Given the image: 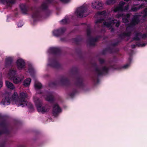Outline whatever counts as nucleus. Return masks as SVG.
I'll use <instances>...</instances> for the list:
<instances>
[{
  "instance_id": "f257e3e1",
  "label": "nucleus",
  "mask_w": 147,
  "mask_h": 147,
  "mask_svg": "<svg viewBox=\"0 0 147 147\" xmlns=\"http://www.w3.org/2000/svg\"><path fill=\"white\" fill-rule=\"evenodd\" d=\"M27 97V94L26 93L21 92L18 96L17 93L15 92L12 96V104L16 105L18 107H24L27 104V101L25 100Z\"/></svg>"
},
{
  "instance_id": "ddd939ff",
  "label": "nucleus",
  "mask_w": 147,
  "mask_h": 147,
  "mask_svg": "<svg viewBox=\"0 0 147 147\" xmlns=\"http://www.w3.org/2000/svg\"><path fill=\"white\" fill-rule=\"evenodd\" d=\"M66 30L65 28H61L59 30H54L53 32V34L55 36H58L64 32Z\"/></svg>"
},
{
  "instance_id": "9b49d317",
  "label": "nucleus",
  "mask_w": 147,
  "mask_h": 147,
  "mask_svg": "<svg viewBox=\"0 0 147 147\" xmlns=\"http://www.w3.org/2000/svg\"><path fill=\"white\" fill-rule=\"evenodd\" d=\"M17 73L16 71L13 69H10L7 75V77L8 78L11 80L15 77Z\"/></svg>"
},
{
  "instance_id": "cd10ccee",
  "label": "nucleus",
  "mask_w": 147,
  "mask_h": 147,
  "mask_svg": "<svg viewBox=\"0 0 147 147\" xmlns=\"http://www.w3.org/2000/svg\"><path fill=\"white\" fill-rule=\"evenodd\" d=\"M144 15L143 16V18H145L147 16V8H146L143 12Z\"/></svg>"
},
{
  "instance_id": "6e6552de",
  "label": "nucleus",
  "mask_w": 147,
  "mask_h": 147,
  "mask_svg": "<svg viewBox=\"0 0 147 147\" xmlns=\"http://www.w3.org/2000/svg\"><path fill=\"white\" fill-rule=\"evenodd\" d=\"M0 2L5 5L9 9L11 8L14 2L13 0H1Z\"/></svg>"
},
{
  "instance_id": "423d86ee",
  "label": "nucleus",
  "mask_w": 147,
  "mask_h": 147,
  "mask_svg": "<svg viewBox=\"0 0 147 147\" xmlns=\"http://www.w3.org/2000/svg\"><path fill=\"white\" fill-rule=\"evenodd\" d=\"M103 6V3L100 1H94L92 3V7L94 9H100Z\"/></svg>"
},
{
  "instance_id": "6ab92c4d",
  "label": "nucleus",
  "mask_w": 147,
  "mask_h": 147,
  "mask_svg": "<svg viewBox=\"0 0 147 147\" xmlns=\"http://www.w3.org/2000/svg\"><path fill=\"white\" fill-rule=\"evenodd\" d=\"M45 98L47 100L49 101H52L53 99V96L51 94H49L47 96H45Z\"/></svg>"
},
{
  "instance_id": "473e14b6",
  "label": "nucleus",
  "mask_w": 147,
  "mask_h": 147,
  "mask_svg": "<svg viewBox=\"0 0 147 147\" xmlns=\"http://www.w3.org/2000/svg\"><path fill=\"white\" fill-rule=\"evenodd\" d=\"M129 66V64H127L124 65L123 68L125 69H126Z\"/></svg>"
},
{
  "instance_id": "412c9836",
  "label": "nucleus",
  "mask_w": 147,
  "mask_h": 147,
  "mask_svg": "<svg viewBox=\"0 0 147 147\" xmlns=\"http://www.w3.org/2000/svg\"><path fill=\"white\" fill-rule=\"evenodd\" d=\"M97 14L99 16V17H104L105 16V11L99 12L97 13Z\"/></svg>"
},
{
  "instance_id": "0eeeda50",
  "label": "nucleus",
  "mask_w": 147,
  "mask_h": 147,
  "mask_svg": "<svg viewBox=\"0 0 147 147\" xmlns=\"http://www.w3.org/2000/svg\"><path fill=\"white\" fill-rule=\"evenodd\" d=\"M16 64L18 68L19 69H21L24 67L25 62L23 59L19 58L16 61Z\"/></svg>"
},
{
  "instance_id": "e433bc0d",
  "label": "nucleus",
  "mask_w": 147,
  "mask_h": 147,
  "mask_svg": "<svg viewBox=\"0 0 147 147\" xmlns=\"http://www.w3.org/2000/svg\"><path fill=\"white\" fill-rule=\"evenodd\" d=\"M44 5L43 4V5H42V7L44 9V8H45V7H44Z\"/></svg>"
},
{
  "instance_id": "4be33fe9",
  "label": "nucleus",
  "mask_w": 147,
  "mask_h": 147,
  "mask_svg": "<svg viewBox=\"0 0 147 147\" xmlns=\"http://www.w3.org/2000/svg\"><path fill=\"white\" fill-rule=\"evenodd\" d=\"M35 87L36 89H39L42 87V85L40 83L36 82L35 84Z\"/></svg>"
},
{
  "instance_id": "1a4fd4ad",
  "label": "nucleus",
  "mask_w": 147,
  "mask_h": 147,
  "mask_svg": "<svg viewBox=\"0 0 147 147\" xmlns=\"http://www.w3.org/2000/svg\"><path fill=\"white\" fill-rule=\"evenodd\" d=\"M61 111V109L58 105L56 104H55L53 107V114L55 116L57 115Z\"/></svg>"
},
{
  "instance_id": "a211bd4d",
  "label": "nucleus",
  "mask_w": 147,
  "mask_h": 147,
  "mask_svg": "<svg viewBox=\"0 0 147 147\" xmlns=\"http://www.w3.org/2000/svg\"><path fill=\"white\" fill-rule=\"evenodd\" d=\"M31 81V79H30L27 78L24 81L23 85L25 86H27L30 84Z\"/></svg>"
},
{
  "instance_id": "9d476101",
  "label": "nucleus",
  "mask_w": 147,
  "mask_h": 147,
  "mask_svg": "<svg viewBox=\"0 0 147 147\" xmlns=\"http://www.w3.org/2000/svg\"><path fill=\"white\" fill-rule=\"evenodd\" d=\"M12 98L11 99L9 98V97H6L5 98L3 99L1 102V104L4 105H9L10 103L12 104Z\"/></svg>"
},
{
  "instance_id": "72a5a7b5",
  "label": "nucleus",
  "mask_w": 147,
  "mask_h": 147,
  "mask_svg": "<svg viewBox=\"0 0 147 147\" xmlns=\"http://www.w3.org/2000/svg\"><path fill=\"white\" fill-rule=\"evenodd\" d=\"M62 2L64 3H67L70 0H61Z\"/></svg>"
},
{
  "instance_id": "4468645a",
  "label": "nucleus",
  "mask_w": 147,
  "mask_h": 147,
  "mask_svg": "<svg viewBox=\"0 0 147 147\" xmlns=\"http://www.w3.org/2000/svg\"><path fill=\"white\" fill-rule=\"evenodd\" d=\"M139 17L138 15H135L134 16L132 20L131 26L135 25L138 24L139 22Z\"/></svg>"
},
{
  "instance_id": "7c9ffc66",
  "label": "nucleus",
  "mask_w": 147,
  "mask_h": 147,
  "mask_svg": "<svg viewBox=\"0 0 147 147\" xmlns=\"http://www.w3.org/2000/svg\"><path fill=\"white\" fill-rule=\"evenodd\" d=\"M28 72L30 73H32L34 72V70L32 68H31L28 69Z\"/></svg>"
},
{
  "instance_id": "2f4dec72",
  "label": "nucleus",
  "mask_w": 147,
  "mask_h": 147,
  "mask_svg": "<svg viewBox=\"0 0 147 147\" xmlns=\"http://www.w3.org/2000/svg\"><path fill=\"white\" fill-rule=\"evenodd\" d=\"M38 16V13H35L33 14L32 15V17L33 18H34L37 17Z\"/></svg>"
},
{
  "instance_id": "bb28decb",
  "label": "nucleus",
  "mask_w": 147,
  "mask_h": 147,
  "mask_svg": "<svg viewBox=\"0 0 147 147\" xmlns=\"http://www.w3.org/2000/svg\"><path fill=\"white\" fill-rule=\"evenodd\" d=\"M141 36V34L140 33H138L136 34V37L134 38V39L137 40L139 39V37Z\"/></svg>"
},
{
  "instance_id": "5701e85b",
  "label": "nucleus",
  "mask_w": 147,
  "mask_h": 147,
  "mask_svg": "<svg viewBox=\"0 0 147 147\" xmlns=\"http://www.w3.org/2000/svg\"><path fill=\"white\" fill-rule=\"evenodd\" d=\"M115 0H107L106 1V3L107 5H111L115 3Z\"/></svg>"
},
{
  "instance_id": "dca6fc26",
  "label": "nucleus",
  "mask_w": 147,
  "mask_h": 147,
  "mask_svg": "<svg viewBox=\"0 0 147 147\" xmlns=\"http://www.w3.org/2000/svg\"><path fill=\"white\" fill-rule=\"evenodd\" d=\"M20 8L22 12L25 13L28 11L27 7L24 4H21L20 5Z\"/></svg>"
},
{
  "instance_id": "f704fd0d",
  "label": "nucleus",
  "mask_w": 147,
  "mask_h": 147,
  "mask_svg": "<svg viewBox=\"0 0 147 147\" xmlns=\"http://www.w3.org/2000/svg\"><path fill=\"white\" fill-rule=\"evenodd\" d=\"M126 36H129L130 35V33H129L126 34Z\"/></svg>"
},
{
  "instance_id": "4c0bfd02",
  "label": "nucleus",
  "mask_w": 147,
  "mask_h": 147,
  "mask_svg": "<svg viewBox=\"0 0 147 147\" xmlns=\"http://www.w3.org/2000/svg\"><path fill=\"white\" fill-rule=\"evenodd\" d=\"M125 1H128L129 0H124Z\"/></svg>"
},
{
  "instance_id": "58836bf2",
  "label": "nucleus",
  "mask_w": 147,
  "mask_h": 147,
  "mask_svg": "<svg viewBox=\"0 0 147 147\" xmlns=\"http://www.w3.org/2000/svg\"><path fill=\"white\" fill-rule=\"evenodd\" d=\"M94 5H97V4H95Z\"/></svg>"
},
{
  "instance_id": "20e7f679",
  "label": "nucleus",
  "mask_w": 147,
  "mask_h": 147,
  "mask_svg": "<svg viewBox=\"0 0 147 147\" xmlns=\"http://www.w3.org/2000/svg\"><path fill=\"white\" fill-rule=\"evenodd\" d=\"M76 13L77 16L79 18L86 17L88 14L86 8L84 6H82L77 9Z\"/></svg>"
},
{
  "instance_id": "393cba45",
  "label": "nucleus",
  "mask_w": 147,
  "mask_h": 147,
  "mask_svg": "<svg viewBox=\"0 0 147 147\" xmlns=\"http://www.w3.org/2000/svg\"><path fill=\"white\" fill-rule=\"evenodd\" d=\"M108 69L107 67H105L103 68L102 71L101 72L99 73V74H103L107 71Z\"/></svg>"
},
{
  "instance_id": "2eb2a0df",
  "label": "nucleus",
  "mask_w": 147,
  "mask_h": 147,
  "mask_svg": "<svg viewBox=\"0 0 147 147\" xmlns=\"http://www.w3.org/2000/svg\"><path fill=\"white\" fill-rule=\"evenodd\" d=\"M121 16L122 18V20L123 22L126 23L128 21L129 15V14H127L126 16H125V15H122V16H121V15H118L116 16V18H119Z\"/></svg>"
},
{
  "instance_id": "aec40b11",
  "label": "nucleus",
  "mask_w": 147,
  "mask_h": 147,
  "mask_svg": "<svg viewBox=\"0 0 147 147\" xmlns=\"http://www.w3.org/2000/svg\"><path fill=\"white\" fill-rule=\"evenodd\" d=\"M143 5H141L140 6V7H138V5H135L132 7L131 8V11H135L136 10H137L138 9L143 7Z\"/></svg>"
},
{
  "instance_id": "f3484780",
  "label": "nucleus",
  "mask_w": 147,
  "mask_h": 147,
  "mask_svg": "<svg viewBox=\"0 0 147 147\" xmlns=\"http://www.w3.org/2000/svg\"><path fill=\"white\" fill-rule=\"evenodd\" d=\"M5 84L6 86L10 89H13L15 88L14 86L12 83L7 81H5Z\"/></svg>"
},
{
  "instance_id": "a878e982",
  "label": "nucleus",
  "mask_w": 147,
  "mask_h": 147,
  "mask_svg": "<svg viewBox=\"0 0 147 147\" xmlns=\"http://www.w3.org/2000/svg\"><path fill=\"white\" fill-rule=\"evenodd\" d=\"M57 50L58 49L55 47H51L49 49L50 51L52 52H56L57 51Z\"/></svg>"
},
{
  "instance_id": "c756f323",
  "label": "nucleus",
  "mask_w": 147,
  "mask_h": 147,
  "mask_svg": "<svg viewBox=\"0 0 147 147\" xmlns=\"http://www.w3.org/2000/svg\"><path fill=\"white\" fill-rule=\"evenodd\" d=\"M23 23L22 22H20L18 23V27H21L23 25Z\"/></svg>"
},
{
  "instance_id": "f8f14e48",
  "label": "nucleus",
  "mask_w": 147,
  "mask_h": 147,
  "mask_svg": "<svg viewBox=\"0 0 147 147\" xmlns=\"http://www.w3.org/2000/svg\"><path fill=\"white\" fill-rule=\"evenodd\" d=\"M23 79V77L22 76H20V77L16 76H15L11 80H13V82L16 84H18L21 82Z\"/></svg>"
},
{
  "instance_id": "39448f33",
  "label": "nucleus",
  "mask_w": 147,
  "mask_h": 147,
  "mask_svg": "<svg viewBox=\"0 0 147 147\" xmlns=\"http://www.w3.org/2000/svg\"><path fill=\"white\" fill-rule=\"evenodd\" d=\"M125 3L123 1L120 2L119 5L114 8L113 11L114 12H116L118 11H123L127 10L129 7V5H127L125 7L123 8V6L124 5Z\"/></svg>"
},
{
  "instance_id": "7ed1b4c3",
  "label": "nucleus",
  "mask_w": 147,
  "mask_h": 147,
  "mask_svg": "<svg viewBox=\"0 0 147 147\" xmlns=\"http://www.w3.org/2000/svg\"><path fill=\"white\" fill-rule=\"evenodd\" d=\"M104 20H101L96 21L95 22L96 24H97L98 23L103 22L104 26H106L108 28H111L113 25L114 24H116V26L118 27L119 25V22L118 21L115 20H114L112 19L109 18L108 19L105 18Z\"/></svg>"
},
{
  "instance_id": "c85d7f7f",
  "label": "nucleus",
  "mask_w": 147,
  "mask_h": 147,
  "mask_svg": "<svg viewBox=\"0 0 147 147\" xmlns=\"http://www.w3.org/2000/svg\"><path fill=\"white\" fill-rule=\"evenodd\" d=\"M67 22V20L66 19H65L61 21V23L62 24H64L66 23Z\"/></svg>"
},
{
  "instance_id": "b1692460",
  "label": "nucleus",
  "mask_w": 147,
  "mask_h": 147,
  "mask_svg": "<svg viewBox=\"0 0 147 147\" xmlns=\"http://www.w3.org/2000/svg\"><path fill=\"white\" fill-rule=\"evenodd\" d=\"M12 60V58L11 57H8L6 58L5 61L7 63H10Z\"/></svg>"
},
{
  "instance_id": "f03ea898",
  "label": "nucleus",
  "mask_w": 147,
  "mask_h": 147,
  "mask_svg": "<svg viewBox=\"0 0 147 147\" xmlns=\"http://www.w3.org/2000/svg\"><path fill=\"white\" fill-rule=\"evenodd\" d=\"M33 100L38 112L44 113L47 112L49 110L50 108L48 105L42 106L41 100L39 99L37 96H34Z\"/></svg>"
},
{
  "instance_id": "c9c22d12",
  "label": "nucleus",
  "mask_w": 147,
  "mask_h": 147,
  "mask_svg": "<svg viewBox=\"0 0 147 147\" xmlns=\"http://www.w3.org/2000/svg\"><path fill=\"white\" fill-rule=\"evenodd\" d=\"M100 61L101 63H102V62H104V61L102 59V60H100Z\"/></svg>"
}]
</instances>
